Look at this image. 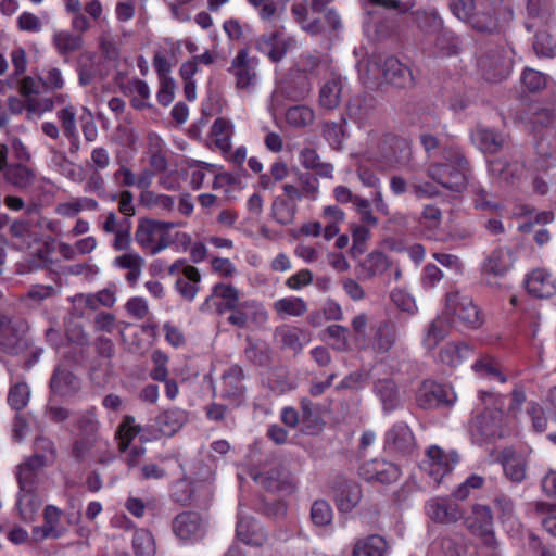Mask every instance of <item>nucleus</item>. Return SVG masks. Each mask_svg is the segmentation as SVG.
Returning <instances> with one entry per match:
<instances>
[{
  "label": "nucleus",
  "instance_id": "nucleus-47",
  "mask_svg": "<svg viewBox=\"0 0 556 556\" xmlns=\"http://www.w3.org/2000/svg\"><path fill=\"white\" fill-rule=\"evenodd\" d=\"M533 511L541 517L543 528L553 536H556V504L536 501L532 504Z\"/></svg>",
  "mask_w": 556,
  "mask_h": 556
},
{
  "label": "nucleus",
  "instance_id": "nucleus-40",
  "mask_svg": "<svg viewBox=\"0 0 556 556\" xmlns=\"http://www.w3.org/2000/svg\"><path fill=\"white\" fill-rule=\"evenodd\" d=\"M303 331L299 328L291 326H280L276 328L274 338L282 349L291 350L294 354H298L303 349L301 337Z\"/></svg>",
  "mask_w": 556,
  "mask_h": 556
},
{
  "label": "nucleus",
  "instance_id": "nucleus-50",
  "mask_svg": "<svg viewBox=\"0 0 556 556\" xmlns=\"http://www.w3.org/2000/svg\"><path fill=\"white\" fill-rule=\"evenodd\" d=\"M132 548L136 556H153L155 542L152 533L146 529L137 530L132 538Z\"/></svg>",
  "mask_w": 556,
  "mask_h": 556
},
{
  "label": "nucleus",
  "instance_id": "nucleus-23",
  "mask_svg": "<svg viewBox=\"0 0 556 556\" xmlns=\"http://www.w3.org/2000/svg\"><path fill=\"white\" fill-rule=\"evenodd\" d=\"M472 143L485 154H494L501 151L505 143L504 136L484 125H477L470 132Z\"/></svg>",
  "mask_w": 556,
  "mask_h": 556
},
{
  "label": "nucleus",
  "instance_id": "nucleus-18",
  "mask_svg": "<svg viewBox=\"0 0 556 556\" xmlns=\"http://www.w3.org/2000/svg\"><path fill=\"white\" fill-rule=\"evenodd\" d=\"M478 556L477 547L463 535L444 536L435 540L428 552V556Z\"/></svg>",
  "mask_w": 556,
  "mask_h": 556
},
{
  "label": "nucleus",
  "instance_id": "nucleus-4",
  "mask_svg": "<svg viewBox=\"0 0 556 556\" xmlns=\"http://www.w3.org/2000/svg\"><path fill=\"white\" fill-rule=\"evenodd\" d=\"M27 323L22 318L0 317V348L3 352L17 355L27 348Z\"/></svg>",
  "mask_w": 556,
  "mask_h": 556
},
{
  "label": "nucleus",
  "instance_id": "nucleus-61",
  "mask_svg": "<svg viewBox=\"0 0 556 556\" xmlns=\"http://www.w3.org/2000/svg\"><path fill=\"white\" fill-rule=\"evenodd\" d=\"M244 355L251 363L266 367L271 363V351L265 344L250 343L245 350Z\"/></svg>",
  "mask_w": 556,
  "mask_h": 556
},
{
  "label": "nucleus",
  "instance_id": "nucleus-19",
  "mask_svg": "<svg viewBox=\"0 0 556 556\" xmlns=\"http://www.w3.org/2000/svg\"><path fill=\"white\" fill-rule=\"evenodd\" d=\"M334 502L342 513L353 510L362 500V488L354 480H348L339 477L333 484Z\"/></svg>",
  "mask_w": 556,
  "mask_h": 556
},
{
  "label": "nucleus",
  "instance_id": "nucleus-20",
  "mask_svg": "<svg viewBox=\"0 0 556 556\" xmlns=\"http://www.w3.org/2000/svg\"><path fill=\"white\" fill-rule=\"evenodd\" d=\"M210 302H213L217 314L222 316L226 313H230L242 301L240 299V291L236 287L232 285L216 283L213 287L211 296H208L202 305V309L205 305H208Z\"/></svg>",
  "mask_w": 556,
  "mask_h": 556
},
{
  "label": "nucleus",
  "instance_id": "nucleus-53",
  "mask_svg": "<svg viewBox=\"0 0 556 556\" xmlns=\"http://www.w3.org/2000/svg\"><path fill=\"white\" fill-rule=\"evenodd\" d=\"M78 433L81 437L99 438L100 424L93 409L86 410L79 415L76 421Z\"/></svg>",
  "mask_w": 556,
  "mask_h": 556
},
{
  "label": "nucleus",
  "instance_id": "nucleus-36",
  "mask_svg": "<svg viewBox=\"0 0 556 556\" xmlns=\"http://www.w3.org/2000/svg\"><path fill=\"white\" fill-rule=\"evenodd\" d=\"M387 549V541L378 534H371L354 543L352 556H383Z\"/></svg>",
  "mask_w": 556,
  "mask_h": 556
},
{
  "label": "nucleus",
  "instance_id": "nucleus-43",
  "mask_svg": "<svg viewBox=\"0 0 556 556\" xmlns=\"http://www.w3.org/2000/svg\"><path fill=\"white\" fill-rule=\"evenodd\" d=\"M470 354V349L464 343H447L439 352V361L451 367H455Z\"/></svg>",
  "mask_w": 556,
  "mask_h": 556
},
{
  "label": "nucleus",
  "instance_id": "nucleus-63",
  "mask_svg": "<svg viewBox=\"0 0 556 556\" xmlns=\"http://www.w3.org/2000/svg\"><path fill=\"white\" fill-rule=\"evenodd\" d=\"M389 267V260L382 252H371L363 264L368 277L383 274Z\"/></svg>",
  "mask_w": 556,
  "mask_h": 556
},
{
  "label": "nucleus",
  "instance_id": "nucleus-46",
  "mask_svg": "<svg viewBox=\"0 0 556 556\" xmlns=\"http://www.w3.org/2000/svg\"><path fill=\"white\" fill-rule=\"evenodd\" d=\"M314 111L303 104L293 105L286 112V122L294 128H304L313 124Z\"/></svg>",
  "mask_w": 556,
  "mask_h": 556
},
{
  "label": "nucleus",
  "instance_id": "nucleus-5",
  "mask_svg": "<svg viewBox=\"0 0 556 556\" xmlns=\"http://www.w3.org/2000/svg\"><path fill=\"white\" fill-rule=\"evenodd\" d=\"M8 146L0 143V170L3 180L16 190H27L36 180L34 169L20 162L8 163Z\"/></svg>",
  "mask_w": 556,
  "mask_h": 556
},
{
  "label": "nucleus",
  "instance_id": "nucleus-13",
  "mask_svg": "<svg viewBox=\"0 0 556 556\" xmlns=\"http://www.w3.org/2000/svg\"><path fill=\"white\" fill-rule=\"evenodd\" d=\"M268 320V313L264 306L254 301L248 300L240 302L227 317V321L240 329L248 328L251 324L263 325Z\"/></svg>",
  "mask_w": 556,
  "mask_h": 556
},
{
  "label": "nucleus",
  "instance_id": "nucleus-41",
  "mask_svg": "<svg viewBox=\"0 0 556 556\" xmlns=\"http://www.w3.org/2000/svg\"><path fill=\"white\" fill-rule=\"evenodd\" d=\"M375 392L380 397L386 412H392L400 405L397 387L392 379H380L375 384Z\"/></svg>",
  "mask_w": 556,
  "mask_h": 556
},
{
  "label": "nucleus",
  "instance_id": "nucleus-27",
  "mask_svg": "<svg viewBox=\"0 0 556 556\" xmlns=\"http://www.w3.org/2000/svg\"><path fill=\"white\" fill-rule=\"evenodd\" d=\"M465 525L469 531L480 536H489L493 533V515L489 506L475 504L471 513L465 518Z\"/></svg>",
  "mask_w": 556,
  "mask_h": 556
},
{
  "label": "nucleus",
  "instance_id": "nucleus-30",
  "mask_svg": "<svg viewBox=\"0 0 556 556\" xmlns=\"http://www.w3.org/2000/svg\"><path fill=\"white\" fill-rule=\"evenodd\" d=\"M526 287L536 298H551L556 293V278L544 269H535L528 276Z\"/></svg>",
  "mask_w": 556,
  "mask_h": 556
},
{
  "label": "nucleus",
  "instance_id": "nucleus-31",
  "mask_svg": "<svg viewBox=\"0 0 556 556\" xmlns=\"http://www.w3.org/2000/svg\"><path fill=\"white\" fill-rule=\"evenodd\" d=\"M254 480L270 492H291L293 490L290 473L280 466L256 475Z\"/></svg>",
  "mask_w": 556,
  "mask_h": 556
},
{
  "label": "nucleus",
  "instance_id": "nucleus-10",
  "mask_svg": "<svg viewBox=\"0 0 556 556\" xmlns=\"http://www.w3.org/2000/svg\"><path fill=\"white\" fill-rule=\"evenodd\" d=\"M244 371L241 366L232 365L226 369L220 379V397L235 407L240 406L245 400V387L243 384Z\"/></svg>",
  "mask_w": 556,
  "mask_h": 556
},
{
  "label": "nucleus",
  "instance_id": "nucleus-28",
  "mask_svg": "<svg viewBox=\"0 0 556 556\" xmlns=\"http://www.w3.org/2000/svg\"><path fill=\"white\" fill-rule=\"evenodd\" d=\"M237 538L247 545L260 547L267 542V534L262 526L252 517L239 516Z\"/></svg>",
  "mask_w": 556,
  "mask_h": 556
},
{
  "label": "nucleus",
  "instance_id": "nucleus-48",
  "mask_svg": "<svg viewBox=\"0 0 556 556\" xmlns=\"http://www.w3.org/2000/svg\"><path fill=\"white\" fill-rule=\"evenodd\" d=\"M53 45L61 55H66L79 50L83 39L80 36L62 30L53 35Z\"/></svg>",
  "mask_w": 556,
  "mask_h": 556
},
{
  "label": "nucleus",
  "instance_id": "nucleus-45",
  "mask_svg": "<svg viewBox=\"0 0 556 556\" xmlns=\"http://www.w3.org/2000/svg\"><path fill=\"white\" fill-rule=\"evenodd\" d=\"M271 212L274 218L280 225H289L295 218L298 204L290 200H285L283 197H277L273 202Z\"/></svg>",
  "mask_w": 556,
  "mask_h": 556
},
{
  "label": "nucleus",
  "instance_id": "nucleus-17",
  "mask_svg": "<svg viewBox=\"0 0 556 556\" xmlns=\"http://www.w3.org/2000/svg\"><path fill=\"white\" fill-rule=\"evenodd\" d=\"M46 467H48L46 460L38 456H27L14 470L18 489L21 491L37 490L40 476Z\"/></svg>",
  "mask_w": 556,
  "mask_h": 556
},
{
  "label": "nucleus",
  "instance_id": "nucleus-26",
  "mask_svg": "<svg viewBox=\"0 0 556 556\" xmlns=\"http://www.w3.org/2000/svg\"><path fill=\"white\" fill-rule=\"evenodd\" d=\"M513 265L511 252L508 248H496L485 257L481 273L483 277H502Z\"/></svg>",
  "mask_w": 556,
  "mask_h": 556
},
{
  "label": "nucleus",
  "instance_id": "nucleus-52",
  "mask_svg": "<svg viewBox=\"0 0 556 556\" xmlns=\"http://www.w3.org/2000/svg\"><path fill=\"white\" fill-rule=\"evenodd\" d=\"M448 326L447 321L443 317L435 318L429 326L427 334L425 337V345L427 349H434L440 341H442L447 334Z\"/></svg>",
  "mask_w": 556,
  "mask_h": 556
},
{
  "label": "nucleus",
  "instance_id": "nucleus-32",
  "mask_svg": "<svg viewBox=\"0 0 556 556\" xmlns=\"http://www.w3.org/2000/svg\"><path fill=\"white\" fill-rule=\"evenodd\" d=\"M41 504L42 502L37 493V490L21 491L18 489L16 507L23 521H34L41 507Z\"/></svg>",
  "mask_w": 556,
  "mask_h": 556
},
{
  "label": "nucleus",
  "instance_id": "nucleus-49",
  "mask_svg": "<svg viewBox=\"0 0 556 556\" xmlns=\"http://www.w3.org/2000/svg\"><path fill=\"white\" fill-rule=\"evenodd\" d=\"M49 151L51 154V166L64 177L75 180L77 177L75 164L68 160L64 152L55 149L54 147H50Z\"/></svg>",
  "mask_w": 556,
  "mask_h": 556
},
{
  "label": "nucleus",
  "instance_id": "nucleus-59",
  "mask_svg": "<svg viewBox=\"0 0 556 556\" xmlns=\"http://www.w3.org/2000/svg\"><path fill=\"white\" fill-rule=\"evenodd\" d=\"M31 456H38L46 460L47 466L52 465L56 458V448L53 441L46 437H37L34 442V454Z\"/></svg>",
  "mask_w": 556,
  "mask_h": 556
},
{
  "label": "nucleus",
  "instance_id": "nucleus-58",
  "mask_svg": "<svg viewBox=\"0 0 556 556\" xmlns=\"http://www.w3.org/2000/svg\"><path fill=\"white\" fill-rule=\"evenodd\" d=\"M333 511L328 502L317 500L313 503L311 508V519L317 527H326L331 523Z\"/></svg>",
  "mask_w": 556,
  "mask_h": 556
},
{
  "label": "nucleus",
  "instance_id": "nucleus-35",
  "mask_svg": "<svg viewBox=\"0 0 556 556\" xmlns=\"http://www.w3.org/2000/svg\"><path fill=\"white\" fill-rule=\"evenodd\" d=\"M343 88V79L339 75H332L320 88L319 103L327 110H332L340 104Z\"/></svg>",
  "mask_w": 556,
  "mask_h": 556
},
{
  "label": "nucleus",
  "instance_id": "nucleus-15",
  "mask_svg": "<svg viewBox=\"0 0 556 556\" xmlns=\"http://www.w3.org/2000/svg\"><path fill=\"white\" fill-rule=\"evenodd\" d=\"M101 229L108 235H114L112 248L115 251H128L131 247V222L126 218H119L115 212L111 211L103 215Z\"/></svg>",
  "mask_w": 556,
  "mask_h": 556
},
{
  "label": "nucleus",
  "instance_id": "nucleus-51",
  "mask_svg": "<svg viewBox=\"0 0 556 556\" xmlns=\"http://www.w3.org/2000/svg\"><path fill=\"white\" fill-rule=\"evenodd\" d=\"M372 98L368 96L354 97L348 106V113L350 117L356 121L365 119L372 111Z\"/></svg>",
  "mask_w": 556,
  "mask_h": 556
},
{
  "label": "nucleus",
  "instance_id": "nucleus-11",
  "mask_svg": "<svg viewBox=\"0 0 556 556\" xmlns=\"http://www.w3.org/2000/svg\"><path fill=\"white\" fill-rule=\"evenodd\" d=\"M425 509L427 516L438 523L452 525L464 519V510L452 495L429 500L426 503Z\"/></svg>",
  "mask_w": 556,
  "mask_h": 556
},
{
  "label": "nucleus",
  "instance_id": "nucleus-6",
  "mask_svg": "<svg viewBox=\"0 0 556 556\" xmlns=\"http://www.w3.org/2000/svg\"><path fill=\"white\" fill-rule=\"evenodd\" d=\"M136 242L150 254L155 255L167 249L172 243L170 236H164L159 227V220L140 218L135 231Z\"/></svg>",
  "mask_w": 556,
  "mask_h": 556
},
{
  "label": "nucleus",
  "instance_id": "nucleus-54",
  "mask_svg": "<svg viewBox=\"0 0 556 556\" xmlns=\"http://www.w3.org/2000/svg\"><path fill=\"white\" fill-rule=\"evenodd\" d=\"M58 118L61 123L63 134L68 140L77 139V126H76V109L73 105H67L60 110Z\"/></svg>",
  "mask_w": 556,
  "mask_h": 556
},
{
  "label": "nucleus",
  "instance_id": "nucleus-2",
  "mask_svg": "<svg viewBox=\"0 0 556 556\" xmlns=\"http://www.w3.org/2000/svg\"><path fill=\"white\" fill-rule=\"evenodd\" d=\"M377 162L381 169H413V148L404 138L384 135L379 142Z\"/></svg>",
  "mask_w": 556,
  "mask_h": 556
},
{
  "label": "nucleus",
  "instance_id": "nucleus-12",
  "mask_svg": "<svg viewBox=\"0 0 556 556\" xmlns=\"http://www.w3.org/2000/svg\"><path fill=\"white\" fill-rule=\"evenodd\" d=\"M446 308L469 328H478L482 325L481 312L467 295L458 292L447 294Z\"/></svg>",
  "mask_w": 556,
  "mask_h": 556
},
{
  "label": "nucleus",
  "instance_id": "nucleus-22",
  "mask_svg": "<svg viewBox=\"0 0 556 556\" xmlns=\"http://www.w3.org/2000/svg\"><path fill=\"white\" fill-rule=\"evenodd\" d=\"M256 49L266 54L273 62L281 61L291 45V39L280 31L262 35L256 40Z\"/></svg>",
  "mask_w": 556,
  "mask_h": 556
},
{
  "label": "nucleus",
  "instance_id": "nucleus-24",
  "mask_svg": "<svg viewBox=\"0 0 556 556\" xmlns=\"http://www.w3.org/2000/svg\"><path fill=\"white\" fill-rule=\"evenodd\" d=\"M80 390L79 379L67 368L58 366L50 379V391L53 396L72 397Z\"/></svg>",
  "mask_w": 556,
  "mask_h": 556
},
{
  "label": "nucleus",
  "instance_id": "nucleus-14",
  "mask_svg": "<svg viewBox=\"0 0 556 556\" xmlns=\"http://www.w3.org/2000/svg\"><path fill=\"white\" fill-rule=\"evenodd\" d=\"M426 455L427 460L424 462L422 468L437 483L441 482L442 478L451 472L453 465L459 460V456L455 451L446 453L437 445L430 446Z\"/></svg>",
  "mask_w": 556,
  "mask_h": 556
},
{
  "label": "nucleus",
  "instance_id": "nucleus-9",
  "mask_svg": "<svg viewBox=\"0 0 556 556\" xmlns=\"http://www.w3.org/2000/svg\"><path fill=\"white\" fill-rule=\"evenodd\" d=\"M456 400L454 391L444 384L426 380L417 391L416 402L424 409L451 406Z\"/></svg>",
  "mask_w": 556,
  "mask_h": 556
},
{
  "label": "nucleus",
  "instance_id": "nucleus-33",
  "mask_svg": "<svg viewBox=\"0 0 556 556\" xmlns=\"http://www.w3.org/2000/svg\"><path fill=\"white\" fill-rule=\"evenodd\" d=\"M299 161L305 169L313 170L323 178H332L333 176V165L323 162L313 148H303L299 153Z\"/></svg>",
  "mask_w": 556,
  "mask_h": 556
},
{
  "label": "nucleus",
  "instance_id": "nucleus-29",
  "mask_svg": "<svg viewBox=\"0 0 556 556\" xmlns=\"http://www.w3.org/2000/svg\"><path fill=\"white\" fill-rule=\"evenodd\" d=\"M479 66L485 79L490 81L503 80L510 72L509 60L500 51L483 55L479 60Z\"/></svg>",
  "mask_w": 556,
  "mask_h": 556
},
{
  "label": "nucleus",
  "instance_id": "nucleus-44",
  "mask_svg": "<svg viewBox=\"0 0 556 556\" xmlns=\"http://www.w3.org/2000/svg\"><path fill=\"white\" fill-rule=\"evenodd\" d=\"M413 15L417 27L426 34H437L443 28V20L435 10H417Z\"/></svg>",
  "mask_w": 556,
  "mask_h": 556
},
{
  "label": "nucleus",
  "instance_id": "nucleus-16",
  "mask_svg": "<svg viewBox=\"0 0 556 556\" xmlns=\"http://www.w3.org/2000/svg\"><path fill=\"white\" fill-rule=\"evenodd\" d=\"M174 534L184 542L200 540L204 535V523L201 516L194 511L178 514L172 522Z\"/></svg>",
  "mask_w": 556,
  "mask_h": 556
},
{
  "label": "nucleus",
  "instance_id": "nucleus-1",
  "mask_svg": "<svg viewBox=\"0 0 556 556\" xmlns=\"http://www.w3.org/2000/svg\"><path fill=\"white\" fill-rule=\"evenodd\" d=\"M442 162H433L427 168V176L452 192H462L472 174L469 161L455 146L445 147Z\"/></svg>",
  "mask_w": 556,
  "mask_h": 556
},
{
  "label": "nucleus",
  "instance_id": "nucleus-38",
  "mask_svg": "<svg viewBox=\"0 0 556 556\" xmlns=\"http://www.w3.org/2000/svg\"><path fill=\"white\" fill-rule=\"evenodd\" d=\"M187 413L180 408H172L159 415L156 424L164 435L175 434L187 421Z\"/></svg>",
  "mask_w": 556,
  "mask_h": 556
},
{
  "label": "nucleus",
  "instance_id": "nucleus-21",
  "mask_svg": "<svg viewBox=\"0 0 556 556\" xmlns=\"http://www.w3.org/2000/svg\"><path fill=\"white\" fill-rule=\"evenodd\" d=\"M399 467L383 459H372L366 462L359 468V475L366 481H378L381 483H392L400 477Z\"/></svg>",
  "mask_w": 556,
  "mask_h": 556
},
{
  "label": "nucleus",
  "instance_id": "nucleus-3",
  "mask_svg": "<svg viewBox=\"0 0 556 556\" xmlns=\"http://www.w3.org/2000/svg\"><path fill=\"white\" fill-rule=\"evenodd\" d=\"M489 175L501 182L514 185L526 173V164L521 153L513 152L488 161Z\"/></svg>",
  "mask_w": 556,
  "mask_h": 556
},
{
  "label": "nucleus",
  "instance_id": "nucleus-25",
  "mask_svg": "<svg viewBox=\"0 0 556 556\" xmlns=\"http://www.w3.org/2000/svg\"><path fill=\"white\" fill-rule=\"evenodd\" d=\"M386 445L401 454L408 455L415 450V438L409 427L404 422L395 424L386 434Z\"/></svg>",
  "mask_w": 556,
  "mask_h": 556
},
{
  "label": "nucleus",
  "instance_id": "nucleus-60",
  "mask_svg": "<svg viewBox=\"0 0 556 556\" xmlns=\"http://www.w3.org/2000/svg\"><path fill=\"white\" fill-rule=\"evenodd\" d=\"M29 397V387L24 382H18L10 388L8 403L13 409L21 410L28 404Z\"/></svg>",
  "mask_w": 556,
  "mask_h": 556
},
{
  "label": "nucleus",
  "instance_id": "nucleus-37",
  "mask_svg": "<svg viewBox=\"0 0 556 556\" xmlns=\"http://www.w3.org/2000/svg\"><path fill=\"white\" fill-rule=\"evenodd\" d=\"M201 275L194 266H185L184 276L178 278L175 283V288L178 293L187 301H192L198 291Z\"/></svg>",
  "mask_w": 556,
  "mask_h": 556
},
{
  "label": "nucleus",
  "instance_id": "nucleus-42",
  "mask_svg": "<svg viewBox=\"0 0 556 556\" xmlns=\"http://www.w3.org/2000/svg\"><path fill=\"white\" fill-rule=\"evenodd\" d=\"M273 307L276 313L282 317H300L303 316L308 309L306 302L303 299L296 296L279 299L274 303Z\"/></svg>",
  "mask_w": 556,
  "mask_h": 556
},
{
  "label": "nucleus",
  "instance_id": "nucleus-39",
  "mask_svg": "<svg viewBox=\"0 0 556 556\" xmlns=\"http://www.w3.org/2000/svg\"><path fill=\"white\" fill-rule=\"evenodd\" d=\"M233 134V125L230 121L218 117L211 127V135L214 137L215 147L226 154L231 149V136Z\"/></svg>",
  "mask_w": 556,
  "mask_h": 556
},
{
  "label": "nucleus",
  "instance_id": "nucleus-56",
  "mask_svg": "<svg viewBox=\"0 0 556 556\" xmlns=\"http://www.w3.org/2000/svg\"><path fill=\"white\" fill-rule=\"evenodd\" d=\"M63 511L54 505H47L43 509L45 525L53 539L62 536L65 529L61 526Z\"/></svg>",
  "mask_w": 556,
  "mask_h": 556
},
{
  "label": "nucleus",
  "instance_id": "nucleus-62",
  "mask_svg": "<svg viewBox=\"0 0 556 556\" xmlns=\"http://www.w3.org/2000/svg\"><path fill=\"white\" fill-rule=\"evenodd\" d=\"M99 208V203L92 198H78L73 202L64 203L59 206V213L67 216H75L79 212L87 211H97Z\"/></svg>",
  "mask_w": 556,
  "mask_h": 556
},
{
  "label": "nucleus",
  "instance_id": "nucleus-34",
  "mask_svg": "<svg viewBox=\"0 0 556 556\" xmlns=\"http://www.w3.org/2000/svg\"><path fill=\"white\" fill-rule=\"evenodd\" d=\"M397 339V328L391 320H382L375 328L374 346L379 353L392 349Z\"/></svg>",
  "mask_w": 556,
  "mask_h": 556
},
{
  "label": "nucleus",
  "instance_id": "nucleus-57",
  "mask_svg": "<svg viewBox=\"0 0 556 556\" xmlns=\"http://www.w3.org/2000/svg\"><path fill=\"white\" fill-rule=\"evenodd\" d=\"M140 201L146 206L160 208L164 212H172L175 206V200L173 197L167 194H157L153 191H143L140 195Z\"/></svg>",
  "mask_w": 556,
  "mask_h": 556
},
{
  "label": "nucleus",
  "instance_id": "nucleus-8",
  "mask_svg": "<svg viewBox=\"0 0 556 556\" xmlns=\"http://www.w3.org/2000/svg\"><path fill=\"white\" fill-rule=\"evenodd\" d=\"M375 70H381L386 81L396 88H409L414 85L410 68L401 63L396 58L388 56L383 62L370 60L368 62V72H374Z\"/></svg>",
  "mask_w": 556,
  "mask_h": 556
},
{
  "label": "nucleus",
  "instance_id": "nucleus-64",
  "mask_svg": "<svg viewBox=\"0 0 556 556\" xmlns=\"http://www.w3.org/2000/svg\"><path fill=\"white\" fill-rule=\"evenodd\" d=\"M353 244L350 249V254L353 257L361 255L365 252V243L370 237V231L365 225L353 224L351 226Z\"/></svg>",
  "mask_w": 556,
  "mask_h": 556
},
{
  "label": "nucleus",
  "instance_id": "nucleus-7",
  "mask_svg": "<svg viewBox=\"0 0 556 556\" xmlns=\"http://www.w3.org/2000/svg\"><path fill=\"white\" fill-rule=\"evenodd\" d=\"M258 60L251 56L247 49L238 51L231 61L229 73L236 78V87L240 90L251 92L257 83L256 68Z\"/></svg>",
  "mask_w": 556,
  "mask_h": 556
},
{
  "label": "nucleus",
  "instance_id": "nucleus-55",
  "mask_svg": "<svg viewBox=\"0 0 556 556\" xmlns=\"http://www.w3.org/2000/svg\"><path fill=\"white\" fill-rule=\"evenodd\" d=\"M533 50L538 56L554 58L556 55V40L546 31H539L534 36Z\"/></svg>",
  "mask_w": 556,
  "mask_h": 556
}]
</instances>
